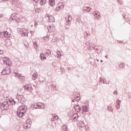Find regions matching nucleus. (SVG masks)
<instances>
[{
  "label": "nucleus",
  "instance_id": "f257e3e1",
  "mask_svg": "<svg viewBox=\"0 0 131 131\" xmlns=\"http://www.w3.org/2000/svg\"><path fill=\"white\" fill-rule=\"evenodd\" d=\"M9 108H10V104L8 102H4L3 103L0 104V109L2 111L8 110Z\"/></svg>",
  "mask_w": 131,
  "mask_h": 131
},
{
  "label": "nucleus",
  "instance_id": "bf43d9fd",
  "mask_svg": "<svg viewBox=\"0 0 131 131\" xmlns=\"http://www.w3.org/2000/svg\"><path fill=\"white\" fill-rule=\"evenodd\" d=\"M95 51H99V49H98V48H96V49H95Z\"/></svg>",
  "mask_w": 131,
  "mask_h": 131
},
{
  "label": "nucleus",
  "instance_id": "6e6d98bb",
  "mask_svg": "<svg viewBox=\"0 0 131 131\" xmlns=\"http://www.w3.org/2000/svg\"><path fill=\"white\" fill-rule=\"evenodd\" d=\"M57 54L58 55V56H60V55H61V53H60L59 51L57 52Z\"/></svg>",
  "mask_w": 131,
  "mask_h": 131
},
{
  "label": "nucleus",
  "instance_id": "c9c22d12",
  "mask_svg": "<svg viewBox=\"0 0 131 131\" xmlns=\"http://www.w3.org/2000/svg\"><path fill=\"white\" fill-rule=\"evenodd\" d=\"M95 18H96V19H100V18H101V16L100 15V13L99 14H98L96 15Z\"/></svg>",
  "mask_w": 131,
  "mask_h": 131
},
{
  "label": "nucleus",
  "instance_id": "5fc2aeb1",
  "mask_svg": "<svg viewBox=\"0 0 131 131\" xmlns=\"http://www.w3.org/2000/svg\"><path fill=\"white\" fill-rule=\"evenodd\" d=\"M34 1L35 2L36 4H37V3H38L39 0H34Z\"/></svg>",
  "mask_w": 131,
  "mask_h": 131
},
{
  "label": "nucleus",
  "instance_id": "4be33fe9",
  "mask_svg": "<svg viewBox=\"0 0 131 131\" xmlns=\"http://www.w3.org/2000/svg\"><path fill=\"white\" fill-rule=\"evenodd\" d=\"M40 4L41 6H45L47 4V0H41Z\"/></svg>",
  "mask_w": 131,
  "mask_h": 131
},
{
  "label": "nucleus",
  "instance_id": "ddd939ff",
  "mask_svg": "<svg viewBox=\"0 0 131 131\" xmlns=\"http://www.w3.org/2000/svg\"><path fill=\"white\" fill-rule=\"evenodd\" d=\"M74 109L76 110V112H80L81 111V108L79 106V105H77L74 106Z\"/></svg>",
  "mask_w": 131,
  "mask_h": 131
},
{
  "label": "nucleus",
  "instance_id": "473e14b6",
  "mask_svg": "<svg viewBox=\"0 0 131 131\" xmlns=\"http://www.w3.org/2000/svg\"><path fill=\"white\" fill-rule=\"evenodd\" d=\"M98 14H100V13L98 11H94L93 12V14L94 15V17H96V15H98Z\"/></svg>",
  "mask_w": 131,
  "mask_h": 131
},
{
  "label": "nucleus",
  "instance_id": "680f3d73",
  "mask_svg": "<svg viewBox=\"0 0 131 131\" xmlns=\"http://www.w3.org/2000/svg\"><path fill=\"white\" fill-rule=\"evenodd\" d=\"M100 79L101 81H102V78L101 77L100 78Z\"/></svg>",
  "mask_w": 131,
  "mask_h": 131
},
{
  "label": "nucleus",
  "instance_id": "37998d69",
  "mask_svg": "<svg viewBox=\"0 0 131 131\" xmlns=\"http://www.w3.org/2000/svg\"><path fill=\"white\" fill-rule=\"evenodd\" d=\"M15 74L16 75V76H17V77L20 75V74L18 72L17 73L15 72Z\"/></svg>",
  "mask_w": 131,
  "mask_h": 131
},
{
  "label": "nucleus",
  "instance_id": "338daca9",
  "mask_svg": "<svg viewBox=\"0 0 131 131\" xmlns=\"http://www.w3.org/2000/svg\"><path fill=\"white\" fill-rule=\"evenodd\" d=\"M96 53H97V54H99V52H97V51H96Z\"/></svg>",
  "mask_w": 131,
  "mask_h": 131
},
{
  "label": "nucleus",
  "instance_id": "39448f33",
  "mask_svg": "<svg viewBox=\"0 0 131 131\" xmlns=\"http://www.w3.org/2000/svg\"><path fill=\"white\" fill-rule=\"evenodd\" d=\"M1 73L2 75H7V74H10V73H11V69L10 68H6L5 69H3Z\"/></svg>",
  "mask_w": 131,
  "mask_h": 131
},
{
  "label": "nucleus",
  "instance_id": "2eb2a0df",
  "mask_svg": "<svg viewBox=\"0 0 131 131\" xmlns=\"http://www.w3.org/2000/svg\"><path fill=\"white\" fill-rule=\"evenodd\" d=\"M82 110L83 112H89V108L86 105L82 106Z\"/></svg>",
  "mask_w": 131,
  "mask_h": 131
},
{
  "label": "nucleus",
  "instance_id": "f704fd0d",
  "mask_svg": "<svg viewBox=\"0 0 131 131\" xmlns=\"http://www.w3.org/2000/svg\"><path fill=\"white\" fill-rule=\"evenodd\" d=\"M51 53H52V52L50 50H46V53H47L48 55H50Z\"/></svg>",
  "mask_w": 131,
  "mask_h": 131
},
{
  "label": "nucleus",
  "instance_id": "c03bdc74",
  "mask_svg": "<svg viewBox=\"0 0 131 131\" xmlns=\"http://www.w3.org/2000/svg\"><path fill=\"white\" fill-rule=\"evenodd\" d=\"M4 54V50H0V55H3Z\"/></svg>",
  "mask_w": 131,
  "mask_h": 131
},
{
  "label": "nucleus",
  "instance_id": "5701e85b",
  "mask_svg": "<svg viewBox=\"0 0 131 131\" xmlns=\"http://www.w3.org/2000/svg\"><path fill=\"white\" fill-rule=\"evenodd\" d=\"M61 131H67V126L66 125L62 126Z\"/></svg>",
  "mask_w": 131,
  "mask_h": 131
},
{
  "label": "nucleus",
  "instance_id": "4468645a",
  "mask_svg": "<svg viewBox=\"0 0 131 131\" xmlns=\"http://www.w3.org/2000/svg\"><path fill=\"white\" fill-rule=\"evenodd\" d=\"M74 99H75L76 102H78L79 101H80V95L79 94L75 95L74 97Z\"/></svg>",
  "mask_w": 131,
  "mask_h": 131
},
{
  "label": "nucleus",
  "instance_id": "6ab92c4d",
  "mask_svg": "<svg viewBox=\"0 0 131 131\" xmlns=\"http://www.w3.org/2000/svg\"><path fill=\"white\" fill-rule=\"evenodd\" d=\"M55 0L49 1V4L50 5V6H51V7H54V6H55Z\"/></svg>",
  "mask_w": 131,
  "mask_h": 131
},
{
  "label": "nucleus",
  "instance_id": "1a4fd4ad",
  "mask_svg": "<svg viewBox=\"0 0 131 131\" xmlns=\"http://www.w3.org/2000/svg\"><path fill=\"white\" fill-rule=\"evenodd\" d=\"M78 117H79V116H78V114H77L76 113L74 114L71 117V119H72V120L76 121V120H77V119L78 118Z\"/></svg>",
  "mask_w": 131,
  "mask_h": 131
},
{
  "label": "nucleus",
  "instance_id": "052dcab7",
  "mask_svg": "<svg viewBox=\"0 0 131 131\" xmlns=\"http://www.w3.org/2000/svg\"><path fill=\"white\" fill-rule=\"evenodd\" d=\"M94 50H96V47H93Z\"/></svg>",
  "mask_w": 131,
  "mask_h": 131
},
{
  "label": "nucleus",
  "instance_id": "f03ea898",
  "mask_svg": "<svg viewBox=\"0 0 131 131\" xmlns=\"http://www.w3.org/2000/svg\"><path fill=\"white\" fill-rule=\"evenodd\" d=\"M16 99L18 100V102L20 103V104H24L26 102V99L24 98L23 95H17L16 96Z\"/></svg>",
  "mask_w": 131,
  "mask_h": 131
},
{
  "label": "nucleus",
  "instance_id": "423d86ee",
  "mask_svg": "<svg viewBox=\"0 0 131 131\" xmlns=\"http://www.w3.org/2000/svg\"><path fill=\"white\" fill-rule=\"evenodd\" d=\"M20 31L21 34L22 36H28V31L25 29H20Z\"/></svg>",
  "mask_w": 131,
  "mask_h": 131
},
{
  "label": "nucleus",
  "instance_id": "09e8293b",
  "mask_svg": "<svg viewBox=\"0 0 131 131\" xmlns=\"http://www.w3.org/2000/svg\"><path fill=\"white\" fill-rule=\"evenodd\" d=\"M43 40H45L46 41H48V40H47V38L46 37H44L43 38Z\"/></svg>",
  "mask_w": 131,
  "mask_h": 131
},
{
  "label": "nucleus",
  "instance_id": "603ef678",
  "mask_svg": "<svg viewBox=\"0 0 131 131\" xmlns=\"http://www.w3.org/2000/svg\"><path fill=\"white\" fill-rule=\"evenodd\" d=\"M3 17H4V14H0V18H3Z\"/></svg>",
  "mask_w": 131,
  "mask_h": 131
},
{
  "label": "nucleus",
  "instance_id": "e2e57ef3",
  "mask_svg": "<svg viewBox=\"0 0 131 131\" xmlns=\"http://www.w3.org/2000/svg\"><path fill=\"white\" fill-rule=\"evenodd\" d=\"M128 96L129 97V99H130L131 97L129 96V95H128Z\"/></svg>",
  "mask_w": 131,
  "mask_h": 131
},
{
  "label": "nucleus",
  "instance_id": "bb28decb",
  "mask_svg": "<svg viewBox=\"0 0 131 131\" xmlns=\"http://www.w3.org/2000/svg\"><path fill=\"white\" fill-rule=\"evenodd\" d=\"M18 110L25 111V106L21 105V106H19Z\"/></svg>",
  "mask_w": 131,
  "mask_h": 131
},
{
  "label": "nucleus",
  "instance_id": "aec40b11",
  "mask_svg": "<svg viewBox=\"0 0 131 131\" xmlns=\"http://www.w3.org/2000/svg\"><path fill=\"white\" fill-rule=\"evenodd\" d=\"M40 58L41 60H46L47 59V57L45 56V55L41 53L40 55Z\"/></svg>",
  "mask_w": 131,
  "mask_h": 131
},
{
  "label": "nucleus",
  "instance_id": "20e7f679",
  "mask_svg": "<svg viewBox=\"0 0 131 131\" xmlns=\"http://www.w3.org/2000/svg\"><path fill=\"white\" fill-rule=\"evenodd\" d=\"M25 90L27 91V92H28V93H31L33 91L32 86H31V85L29 84H27L26 85L24 86Z\"/></svg>",
  "mask_w": 131,
  "mask_h": 131
},
{
  "label": "nucleus",
  "instance_id": "13d9d810",
  "mask_svg": "<svg viewBox=\"0 0 131 131\" xmlns=\"http://www.w3.org/2000/svg\"><path fill=\"white\" fill-rule=\"evenodd\" d=\"M75 98H74V99L72 100V102H75Z\"/></svg>",
  "mask_w": 131,
  "mask_h": 131
},
{
  "label": "nucleus",
  "instance_id": "c756f323",
  "mask_svg": "<svg viewBox=\"0 0 131 131\" xmlns=\"http://www.w3.org/2000/svg\"><path fill=\"white\" fill-rule=\"evenodd\" d=\"M65 28L66 30H69V29H70V24H69V25H66Z\"/></svg>",
  "mask_w": 131,
  "mask_h": 131
},
{
  "label": "nucleus",
  "instance_id": "ea45409f",
  "mask_svg": "<svg viewBox=\"0 0 131 131\" xmlns=\"http://www.w3.org/2000/svg\"><path fill=\"white\" fill-rule=\"evenodd\" d=\"M12 102V105H15V104H16V101H15L14 100V99H13L12 101H10V103Z\"/></svg>",
  "mask_w": 131,
  "mask_h": 131
},
{
  "label": "nucleus",
  "instance_id": "a18cd8bd",
  "mask_svg": "<svg viewBox=\"0 0 131 131\" xmlns=\"http://www.w3.org/2000/svg\"><path fill=\"white\" fill-rule=\"evenodd\" d=\"M47 17H48L49 22H51V20H50V19H51V18H52V16L50 17V15H47Z\"/></svg>",
  "mask_w": 131,
  "mask_h": 131
},
{
  "label": "nucleus",
  "instance_id": "0e129e2a",
  "mask_svg": "<svg viewBox=\"0 0 131 131\" xmlns=\"http://www.w3.org/2000/svg\"><path fill=\"white\" fill-rule=\"evenodd\" d=\"M1 38H4V36H1Z\"/></svg>",
  "mask_w": 131,
  "mask_h": 131
},
{
  "label": "nucleus",
  "instance_id": "0eeeda50",
  "mask_svg": "<svg viewBox=\"0 0 131 131\" xmlns=\"http://www.w3.org/2000/svg\"><path fill=\"white\" fill-rule=\"evenodd\" d=\"M31 124H32V121L31 119H29L26 121V124L25 125L26 126L27 128H30Z\"/></svg>",
  "mask_w": 131,
  "mask_h": 131
},
{
  "label": "nucleus",
  "instance_id": "412c9836",
  "mask_svg": "<svg viewBox=\"0 0 131 131\" xmlns=\"http://www.w3.org/2000/svg\"><path fill=\"white\" fill-rule=\"evenodd\" d=\"M79 127H81L82 128L84 127L85 126L84 123L82 121H81L79 124Z\"/></svg>",
  "mask_w": 131,
  "mask_h": 131
},
{
  "label": "nucleus",
  "instance_id": "2f4dec72",
  "mask_svg": "<svg viewBox=\"0 0 131 131\" xmlns=\"http://www.w3.org/2000/svg\"><path fill=\"white\" fill-rule=\"evenodd\" d=\"M37 77V74H34L33 75V80H35L36 79V78Z\"/></svg>",
  "mask_w": 131,
  "mask_h": 131
},
{
  "label": "nucleus",
  "instance_id": "9b49d317",
  "mask_svg": "<svg viewBox=\"0 0 131 131\" xmlns=\"http://www.w3.org/2000/svg\"><path fill=\"white\" fill-rule=\"evenodd\" d=\"M116 103H117V105H116V109L118 110L120 109V104L121 103V101L119 100V99H117Z\"/></svg>",
  "mask_w": 131,
  "mask_h": 131
},
{
  "label": "nucleus",
  "instance_id": "58836bf2",
  "mask_svg": "<svg viewBox=\"0 0 131 131\" xmlns=\"http://www.w3.org/2000/svg\"><path fill=\"white\" fill-rule=\"evenodd\" d=\"M103 83H104L105 84H108V83H107V81L105 79H103Z\"/></svg>",
  "mask_w": 131,
  "mask_h": 131
},
{
  "label": "nucleus",
  "instance_id": "cd10ccee",
  "mask_svg": "<svg viewBox=\"0 0 131 131\" xmlns=\"http://www.w3.org/2000/svg\"><path fill=\"white\" fill-rule=\"evenodd\" d=\"M107 109L110 111V112H113V108H112V106H107Z\"/></svg>",
  "mask_w": 131,
  "mask_h": 131
},
{
  "label": "nucleus",
  "instance_id": "4d7b16f0",
  "mask_svg": "<svg viewBox=\"0 0 131 131\" xmlns=\"http://www.w3.org/2000/svg\"><path fill=\"white\" fill-rule=\"evenodd\" d=\"M32 107H33L34 108L36 107L35 106V105H32Z\"/></svg>",
  "mask_w": 131,
  "mask_h": 131
},
{
  "label": "nucleus",
  "instance_id": "dca6fc26",
  "mask_svg": "<svg viewBox=\"0 0 131 131\" xmlns=\"http://www.w3.org/2000/svg\"><path fill=\"white\" fill-rule=\"evenodd\" d=\"M3 35L4 36V37H10V35L9 34V32L8 31H5L3 33Z\"/></svg>",
  "mask_w": 131,
  "mask_h": 131
},
{
  "label": "nucleus",
  "instance_id": "6e6552de",
  "mask_svg": "<svg viewBox=\"0 0 131 131\" xmlns=\"http://www.w3.org/2000/svg\"><path fill=\"white\" fill-rule=\"evenodd\" d=\"M83 13H89V12H91V10L92 8L89 7H84L82 8Z\"/></svg>",
  "mask_w": 131,
  "mask_h": 131
},
{
  "label": "nucleus",
  "instance_id": "7c9ffc66",
  "mask_svg": "<svg viewBox=\"0 0 131 131\" xmlns=\"http://www.w3.org/2000/svg\"><path fill=\"white\" fill-rule=\"evenodd\" d=\"M80 20H81L80 17L79 16H77L76 17V21L77 22H79Z\"/></svg>",
  "mask_w": 131,
  "mask_h": 131
},
{
  "label": "nucleus",
  "instance_id": "49530a36",
  "mask_svg": "<svg viewBox=\"0 0 131 131\" xmlns=\"http://www.w3.org/2000/svg\"><path fill=\"white\" fill-rule=\"evenodd\" d=\"M114 95H118V93H117V91H115L113 93Z\"/></svg>",
  "mask_w": 131,
  "mask_h": 131
},
{
  "label": "nucleus",
  "instance_id": "79ce46f5",
  "mask_svg": "<svg viewBox=\"0 0 131 131\" xmlns=\"http://www.w3.org/2000/svg\"><path fill=\"white\" fill-rule=\"evenodd\" d=\"M118 2L120 5H122V0H118Z\"/></svg>",
  "mask_w": 131,
  "mask_h": 131
},
{
  "label": "nucleus",
  "instance_id": "a211bd4d",
  "mask_svg": "<svg viewBox=\"0 0 131 131\" xmlns=\"http://www.w3.org/2000/svg\"><path fill=\"white\" fill-rule=\"evenodd\" d=\"M59 119V117L57 115H53V118H52V121H55V120H58Z\"/></svg>",
  "mask_w": 131,
  "mask_h": 131
},
{
  "label": "nucleus",
  "instance_id": "de8ad7c7",
  "mask_svg": "<svg viewBox=\"0 0 131 131\" xmlns=\"http://www.w3.org/2000/svg\"><path fill=\"white\" fill-rule=\"evenodd\" d=\"M46 37V40H49V37H50V36H49V35H47L46 37Z\"/></svg>",
  "mask_w": 131,
  "mask_h": 131
},
{
  "label": "nucleus",
  "instance_id": "7ed1b4c3",
  "mask_svg": "<svg viewBox=\"0 0 131 131\" xmlns=\"http://www.w3.org/2000/svg\"><path fill=\"white\" fill-rule=\"evenodd\" d=\"M26 113V111H23L21 110H18L17 111V115L18 117H19L20 118H22L23 116H24V115Z\"/></svg>",
  "mask_w": 131,
  "mask_h": 131
},
{
  "label": "nucleus",
  "instance_id": "e433bc0d",
  "mask_svg": "<svg viewBox=\"0 0 131 131\" xmlns=\"http://www.w3.org/2000/svg\"><path fill=\"white\" fill-rule=\"evenodd\" d=\"M85 45H86V46H90V45H91V42L90 41H88L85 43Z\"/></svg>",
  "mask_w": 131,
  "mask_h": 131
},
{
  "label": "nucleus",
  "instance_id": "c85d7f7f",
  "mask_svg": "<svg viewBox=\"0 0 131 131\" xmlns=\"http://www.w3.org/2000/svg\"><path fill=\"white\" fill-rule=\"evenodd\" d=\"M18 78H19V79H24V76H23V75L19 74V75H18Z\"/></svg>",
  "mask_w": 131,
  "mask_h": 131
},
{
  "label": "nucleus",
  "instance_id": "69168bd1",
  "mask_svg": "<svg viewBox=\"0 0 131 131\" xmlns=\"http://www.w3.org/2000/svg\"><path fill=\"white\" fill-rule=\"evenodd\" d=\"M30 32H31V34H32V31H30Z\"/></svg>",
  "mask_w": 131,
  "mask_h": 131
},
{
  "label": "nucleus",
  "instance_id": "72a5a7b5",
  "mask_svg": "<svg viewBox=\"0 0 131 131\" xmlns=\"http://www.w3.org/2000/svg\"><path fill=\"white\" fill-rule=\"evenodd\" d=\"M119 67H120V68H124V64L121 63L119 64Z\"/></svg>",
  "mask_w": 131,
  "mask_h": 131
},
{
  "label": "nucleus",
  "instance_id": "3c124183",
  "mask_svg": "<svg viewBox=\"0 0 131 131\" xmlns=\"http://www.w3.org/2000/svg\"><path fill=\"white\" fill-rule=\"evenodd\" d=\"M25 46L26 47V48H28V43H27L26 44L25 43Z\"/></svg>",
  "mask_w": 131,
  "mask_h": 131
},
{
  "label": "nucleus",
  "instance_id": "a878e982",
  "mask_svg": "<svg viewBox=\"0 0 131 131\" xmlns=\"http://www.w3.org/2000/svg\"><path fill=\"white\" fill-rule=\"evenodd\" d=\"M9 60V58H7V57H4L3 58V60L4 64L6 63V62H7Z\"/></svg>",
  "mask_w": 131,
  "mask_h": 131
},
{
  "label": "nucleus",
  "instance_id": "8fccbe9b",
  "mask_svg": "<svg viewBox=\"0 0 131 131\" xmlns=\"http://www.w3.org/2000/svg\"><path fill=\"white\" fill-rule=\"evenodd\" d=\"M84 36H89V33H85V34H84Z\"/></svg>",
  "mask_w": 131,
  "mask_h": 131
},
{
  "label": "nucleus",
  "instance_id": "f8f14e48",
  "mask_svg": "<svg viewBox=\"0 0 131 131\" xmlns=\"http://www.w3.org/2000/svg\"><path fill=\"white\" fill-rule=\"evenodd\" d=\"M12 20H16V21H18L19 19V17H18V14H17L16 13H14L13 14H12Z\"/></svg>",
  "mask_w": 131,
  "mask_h": 131
},
{
  "label": "nucleus",
  "instance_id": "393cba45",
  "mask_svg": "<svg viewBox=\"0 0 131 131\" xmlns=\"http://www.w3.org/2000/svg\"><path fill=\"white\" fill-rule=\"evenodd\" d=\"M36 106H37L38 109H41V103L37 102Z\"/></svg>",
  "mask_w": 131,
  "mask_h": 131
},
{
  "label": "nucleus",
  "instance_id": "9d476101",
  "mask_svg": "<svg viewBox=\"0 0 131 131\" xmlns=\"http://www.w3.org/2000/svg\"><path fill=\"white\" fill-rule=\"evenodd\" d=\"M67 17H66V20L67 22H70L71 20H72V16L71 15H69V13L67 14Z\"/></svg>",
  "mask_w": 131,
  "mask_h": 131
},
{
  "label": "nucleus",
  "instance_id": "f3484780",
  "mask_svg": "<svg viewBox=\"0 0 131 131\" xmlns=\"http://www.w3.org/2000/svg\"><path fill=\"white\" fill-rule=\"evenodd\" d=\"M63 8H64V5H59L58 6V7L56 8L55 10L56 11H61V10H62Z\"/></svg>",
  "mask_w": 131,
  "mask_h": 131
},
{
  "label": "nucleus",
  "instance_id": "4c0bfd02",
  "mask_svg": "<svg viewBox=\"0 0 131 131\" xmlns=\"http://www.w3.org/2000/svg\"><path fill=\"white\" fill-rule=\"evenodd\" d=\"M46 106H45V103H41V109H45Z\"/></svg>",
  "mask_w": 131,
  "mask_h": 131
},
{
  "label": "nucleus",
  "instance_id": "b1692460",
  "mask_svg": "<svg viewBox=\"0 0 131 131\" xmlns=\"http://www.w3.org/2000/svg\"><path fill=\"white\" fill-rule=\"evenodd\" d=\"M5 64L8 65V66H11L12 65V62L11 61V60H9L8 61H6V63Z\"/></svg>",
  "mask_w": 131,
  "mask_h": 131
},
{
  "label": "nucleus",
  "instance_id": "a19ab883",
  "mask_svg": "<svg viewBox=\"0 0 131 131\" xmlns=\"http://www.w3.org/2000/svg\"><path fill=\"white\" fill-rule=\"evenodd\" d=\"M51 86L52 88H53V90H54L55 89H56V85L54 84H52Z\"/></svg>",
  "mask_w": 131,
  "mask_h": 131
},
{
  "label": "nucleus",
  "instance_id": "774afa93",
  "mask_svg": "<svg viewBox=\"0 0 131 131\" xmlns=\"http://www.w3.org/2000/svg\"><path fill=\"white\" fill-rule=\"evenodd\" d=\"M101 62H103V60H101V61H100Z\"/></svg>",
  "mask_w": 131,
  "mask_h": 131
},
{
  "label": "nucleus",
  "instance_id": "864d4df0",
  "mask_svg": "<svg viewBox=\"0 0 131 131\" xmlns=\"http://www.w3.org/2000/svg\"><path fill=\"white\" fill-rule=\"evenodd\" d=\"M34 47H35V46H36V47H37V43L36 42H35L34 43Z\"/></svg>",
  "mask_w": 131,
  "mask_h": 131
}]
</instances>
